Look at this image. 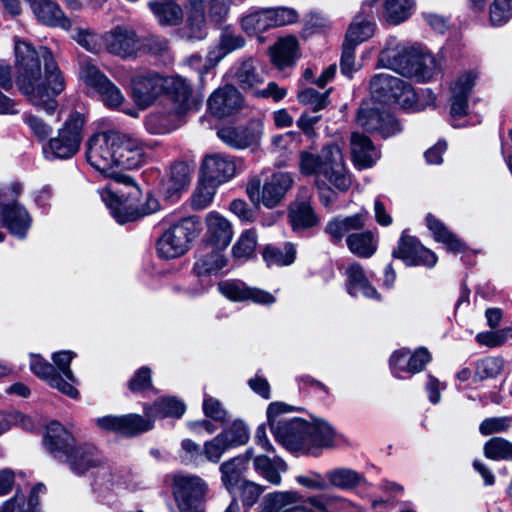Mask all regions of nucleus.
I'll use <instances>...</instances> for the list:
<instances>
[{"label": "nucleus", "mask_w": 512, "mask_h": 512, "mask_svg": "<svg viewBox=\"0 0 512 512\" xmlns=\"http://www.w3.org/2000/svg\"><path fill=\"white\" fill-rule=\"evenodd\" d=\"M298 100L301 104L308 106L316 113L329 104L328 92L319 93L313 88H307L298 93Z\"/></svg>", "instance_id": "0e129e2a"}, {"label": "nucleus", "mask_w": 512, "mask_h": 512, "mask_svg": "<svg viewBox=\"0 0 512 512\" xmlns=\"http://www.w3.org/2000/svg\"><path fill=\"white\" fill-rule=\"evenodd\" d=\"M329 483L340 489H352L356 487L362 476L355 470L349 468H336L326 473Z\"/></svg>", "instance_id": "5fc2aeb1"}, {"label": "nucleus", "mask_w": 512, "mask_h": 512, "mask_svg": "<svg viewBox=\"0 0 512 512\" xmlns=\"http://www.w3.org/2000/svg\"><path fill=\"white\" fill-rule=\"evenodd\" d=\"M289 218L294 230L310 228L318 223V218L307 201L294 203L290 208Z\"/></svg>", "instance_id": "49530a36"}, {"label": "nucleus", "mask_w": 512, "mask_h": 512, "mask_svg": "<svg viewBox=\"0 0 512 512\" xmlns=\"http://www.w3.org/2000/svg\"><path fill=\"white\" fill-rule=\"evenodd\" d=\"M504 368V360L501 357H486L476 364L475 377L479 380L494 378Z\"/></svg>", "instance_id": "e2e57ef3"}, {"label": "nucleus", "mask_w": 512, "mask_h": 512, "mask_svg": "<svg viewBox=\"0 0 512 512\" xmlns=\"http://www.w3.org/2000/svg\"><path fill=\"white\" fill-rule=\"evenodd\" d=\"M322 175L338 190L347 191L351 178L347 173L343 153L339 146L326 145L321 150Z\"/></svg>", "instance_id": "2eb2a0df"}, {"label": "nucleus", "mask_w": 512, "mask_h": 512, "mask_svg": "<svg viewBox=\"0 0 512 512\" xmlns=\"http://www.w3.org/2000/svg\"><path fill=\"white\" fill-rule=\"evenodd\" d=\"M188 5L196 9L206 11L209 10V15L215 21H221L229 12V0H188Z\"/></svg>", "instance_id": "bf43d9fd"}, {"label": "nucleus", "mask_w": 512, "mask_h": 512, "mask_svg": "<svg viewBox=\"0 0 512 512\" xmlns=\"http://www.w3.org/2000/svg\"><path fill=\"white\" fill-rule=\"evenodd\" d=\"M245 46V39L237 33L224 29L219 37L218 44L211 47L207 54L206 68L216 66L228 54Z\"/></svg>", "instance_id": "c85d7f7f"}, {"label": "nucleus", "mask_w": 512, "mask_h": 512, "mask_svg": "<svg viewBox=\"0 0 512 512\" xmlns=\"http://www.w3.org/2000/svg\"><path fill=\"white\" fill-rule=\"evenodd\" d=\"M288 405L281 402L270 403L267 418L276 440L289 450L308 448L309 422L286 415Z\"/></svg>", "instance_id": "39448f33"}, {"label": "nucleus", "mask_w": 512, "mask_h": 512, "mask_svg": "<svg viewBox=\"0 0 512 512\" xmlns=\"http://www.w3.org/2000/svg\"><path fill=\"white\" fill-rule=\"evenodd\" d=\"M230 448L244 445L249 440V431L241 420H235L227 429L220 433Z\"/></svg>", "instance_id": "680f3d73"}, {"label": "nucleus", "mask_w": 512, "mask_h": 512, "mask_svg": "<svg viewBox=\"0 0 512 512\" xmlns=\"http://www.w3.org/2000/svg\"><path fill=\"white\" fill-rule=\"evenodd\" d=\"M185 405L175 397L162 398L153 405L144 406V415L148 418L176 417L180 418L185 412Z\"/></svg>", "instance_id": "e433bc0d"}, {"label": "nucleus", "mask_w": 512, "mask_h": 512, "mask_svg": "<svg viewBox=\"0 0 512 512\" xmlns=\"http://www.w3.org/2000/svg\"><path fill=\"white\" fill-rule=\"evenodd\" d=\"M149 8L161 25H178L183 19L182 8L174 2H150Z\"/></svg>", "instance_id": "09e8293b"}, {"label": "nucleus", "mask_w": 512, "mask_h": 512, "mask_svg": "<svg viewBox=\"0 0 512 512\" xmlns=\"http://www.w3.org/2000/svg\"><path fill=\"white\" fill-rule=\"evenodd\" d=\"M431 360V355L425 348H419L414 353L406 348L395 351L390 357L393 374L401 378V373H419Z\"/></svg>", "instance_id": "5701e85b"}, {"label": "nucleus", "mask_w": 512, "mask_h": 512, "mask_svg": "<svg viewBox=\"0 0 512 512\" xmlns=\"http://www.w3.org/2000/svg\"><path fill=\"white\" fill-rule=\"evenodd\" d=\"M300 500L296 491H276L268 493L262 501V512H279L287 505H294Z\"/></svg>", "instance_id": "8fccbe9b"}, {"label": "nucleus", "mask_w": 512, "mask_h": 512, "mask_svg": "<svg viewBox=\"0 0 512 512\" xmlns=\"http://www.w3.org/2000/svg\"><path fill=\"white\" fill-rule=\"evenodd\" d=\"M414 6V0H384L383 17L386 22L398 25L412 15Z\"/></svg>", "instance_id": "4c0bfd02"}, {"label": "nucleus", "mask_w": 512, "mask_h": 512, "mask_svg": "<svg viewBox=\"0 0 512 512\" xmlns=\"http://www.w3.org/2000/svg\"><path fill=\"white\" fill-rule=\"evenodd\" d=\"M319 512H350L355 506L349 500L336 495H317L306 500Z\"/></svg>", "instance_id": "a19ab883"}, {"label": "nucleus", "mask_w": 512, "mask_h": 512, "mask_svg": "<svg viewBox=\"0 0 512 512\" xmlns=\"http://www.w3.org/2000/svg\"><path fill=\"white\" fill-rule=\"evenodd\" d=\"M236 84L244 91L256 94L258 86L265 81L258 62L253 57L240 59L231 69Z\"/></svg>", "instance_id": "b1692460"}, {"label": "nucleus", "mask_w": 512, "mask_h": 512, "mask_svg": "<svg viewBox=\"0 0 512 512\" xmlns=\"http://www.w3.org/2000/svg\"><path fill=\"white\" fill-rule=\"evenodd\" d=\"M253 468L264 480L279 486L282 482L281 473L287 471V464L278 456L270 458L266 455H258L253 459Z\"/></svg>", "instance_id": "72a5a7b5"}, {"label": "nucleus", "mask_w": 512, "mask_h": 512, "mask_svg": "<svg viewBox=\"0 0 512 512\" xmlns=\"http://www.w3.org/2000/svg\"><path fill=\"white\" fill-rule=\"evenodd\" d=\"M200 173L204 182L216 186L235 176L236 164L230 156L221 153L207 154L202 160Z\"/></svg>", "instance_id": "dca6fc26"}, {"label": "nucleus", "mask_w": 512, "mask_h": 512, "mask_svg": "<svg viewBox=\"0 0 512 512\" xmlns=\"http://www.w3.org/2000/svg\"><path fill=\"white\" fill-rule=\"evenodd\" d=\"M263 258L268 266H288L295 261L296 248L289 242L283 248L267 246L263 251Z\"/></svg>", "instance_id": "3c124183"}, {"label": "nucleus", "mask_w": 512, "mask_h": 512, "mask_svg": "<svg viewBox=\"0 0 512 512\" xmlns=\"http://www.w3.org/2000/svg\"><path fill=\"white\" fill-rule=\"evenodd\" d=\"M83 125L84 117L78 112L72 113L58 130L57 136L49 139L45 153L60 159L72 157L79 150Z\"/></svg>", "instance_id": "9d476101"}, {"label": "nucleus", "mask_w": 512, "mask_h": 512, "mask_svg": "<svg viewBox=\"0 0 512 512\" xmlns=\"http://www.w3.org/2000/svg\"><path fill=\"white\" fill-rule=\"evenodd\" d=\"M98 426L126 436H136L151 430L154 426V420L133 413L122 416L109 415L98 418Z\"/></svg>", "instance_id": "a211bd4d"}, {"label": "nucleus", "mask_w": 512, "mask_h": 512, "mask_svg": "<svg viewBox=\"0 0 512 512\" xmlns=\"http://www.w3.org/2000/svg\"><path fill=\"white\" fill-rule=\"evenodd\" d=\"M207 248L223 251L233 239V227L228 219L217 212H210L205 219Z\"/></svg>", "instance_id": "412c9836"}, {"label": "nucleus", "mask_w": 512, "mask_h": 512, "mask_svg": "<svg viewBox=\"0 0 512 512\" xmlns=\"http://www.w3.org/2000/svg\"><path fill=\"white\" fill-rule=\"evenodd\" d=\"M74 357L73 352L71 351H60L56 352L52 355L53 366L56 369V373H60L62 377V383L68 384L71 387L75 388L77 384V380L70 369V363Z\"/></svg>", "instance_id": "4d7b16f0"}, {"label": "nucleus", "mask_w": 512, "mask_h": 512, "mask_svg": "<svg viewBox=\"0 0 512 512\" xmlns=\"http://www.w3.org/2000/svg\"><path fill=\"white\" fill-rule=\"evenodd\" d=\"M21 192L22 185L16 182L0 191V222L11 235L24 239L32 218L27 209L15 200Z\"/></svg>", "instance_id": "6e6552de"}, {"label": "nucleus", "mask_w": 512, "mask_h": 512, "mask_svg": "<svg viewBox=\"0 0 512 512\" xmlns=\"http://www.w3.org/2000/svg\"><path fill=\"white\" fill-rule=\"evenodd\" d=\"M374 31L375 23L373 20L363 15H356L346 32L344 42L358 46L360 43L371 38Z\"/></svg>", "instance_id": "79ce46f5"}, {"label": "nucleus", "mask_w": 512, "mask_h": 512, "mask_svg": "<svg viewBox=\"0 0 512 512\" xmlns=\"http://www.w3.org/2000/svg\"><path fill=\"white\" fill-rule=\"evenodd\" d=\"M399 78L389 73H379L372 77L370 81V91L372 97L382 103L389 104V98L392 97V90L397 89Z\"/></svg>", "instance_id": "58836bf2"}, {"label": "nucleus", "mask_w": 512, "mask_h": 512, "mask_svg": "<svg viewBox=\"0 0 512 512\" xmlns=\"http://www.w3.org/2000/svg\"><path fill=\"white\" fill-rule=\"evenodd\" d=\"M98 95L100 96L104 105L111 109L119 107L124 101V96L120 89L105 75L100 74L99 72Z\"/></svg>", "instance_id": "864d4df0"}, {"label": "nucleus", "mask_w": 512, "mask_h": 512, "mask_svg": "<svg viewBox=\"0 0 512 512\" xmlns=\"http://www.w3.org/2000/svg\"><path fill=\"white\" fill-rule=\"evenodd\" d=\"M484 454L493 460L510 459L512 458V444L502 438H493L485 444Z\"/></svg>", "instance_id": "69168bd1"}, {"label": "nucleus", "mask_w": 512, "mask_h": 512, "mask_svg": "<svg viewBox=\"0 0 512 512\" xmlns=\"http://www.w3.org/2000/svg\"><path fill=\"white\" fill-rule=\"evenodd\" d=\"M397 89L392 90V97L389 98V104H397L401 108L410 111H418L423 108L417 101V94L413 87L406 81L399 78Z\"/></svg>", "instance_id": "a18cd8bd"}, {"label": "nucleus", "mask_w": 512, "mask_h": 512, "mask_svg": "<svg viewBox=\"0 0 512 512\" xmlns=\"http://www.w3.org/2000/svg\"><path fill=\"white\" fill-rule=\"evenodd\" d=\"M199 233V222L195 217L183 218L171 225L157 242V253L161 258L174 259L185 254Z\"/></svg>", "instance_id": "1a4fd4ad"}, {"label": "nucleus", "mask_w": 512, "mask_h": 512, "mask_svg": "<svg viewBox=\"0 0 512 512\" xmlns=\"http://www.w3.org/2000/svg\"><path fill=\"white\" fill-rule=\"evenodd\" d=\"M217 135L224 144L236 150L258 146L263 136V121L253 118L244 126H225L217 131Z\"/></svg>", "instance_id": "f8f14e48"}, {"label": "nucleus", "mask_w": 512, "mask_h": 512, "mask_svg": "<svg viewBox=\"0 0 512 512\" xmlns=\"http://www.w3.org/2000/svg\"><path fill=\"white\" fill-rule=\"evenodd\" d=\"M72 473L82 476L96 464L95 447L93 443L76 442L67 455L62 459Z\"/></svg>", "instance_id": "bb28decb"}, {"label": "nucleus", "mask_w": 512, "mask_h": 512, "mask_svg": "<svg viewBox=\"0 0 512 512\" xmlns=\"http://www.w3.org/2000/svg\"><path fill=\"white\" fill-rule=\"evenodd\" d=\"M270 28L289 25L296 22L298 14L294 9L279 7V8H267Z\"/></svg>", "instance_id": "774afa93"}, {"label": "nucleus", "mask_w": 512, "mask_h": 512, "mask_svg": "<svg viewBox=\"0 0 512 512\" xmlns=\"http://www.w3.org/2000/svg\"><path fill=\"white\" fill-rule=\"evenodd\" d=\"M14 53L20 90L38 110L53 114L58 107L57 97L66 84L52 52L45 46L35 48L16 37Z\"/></svg>", "instance_id": "f257e3e1"}, {"label": "nucleus", "mask_w": 512, "mask_h": 512, "mask_svg": "<svg viewBox=\"0 0 512 512\" xmlns=\"http://www.w3.org/2000/svg\"><path fill=\"white\" fill-rule=\"evenodd\" d=\"M426 223L434 240L442 243L447 251L461 253L466 250V244L439 219L429 214Z\"/></svg>", "instance_id": "2f4dec72"}, {"label": "nucleus", "mask_w": 512, "mask_h": 512, "mask_svg": "<svg viewBox=\"0 0 512 512\" xmlns=\"http://www.w3.org/2000/svg\"><path fill=\"white\" fill-rule=\"evenodd\" d=\"M75 443L73 435L61 423L53 421L47 426L44 446L59 461H62Z\"/></svg>", "instance_id": "393cba45"}, {"label": "nucleus", "mask_w": 512, "mask_h": 512, "mask_svg": "<svg viewBox=\"0 0 512 512\" xmlns=\"http://www.w3.org/2000/svg\"><path fill=\"white\" fill-rule=\"evenodd\" d=\"M252 455V449H248L244 455L234 457L221 464V481L228 490L235 487L242 474L247 470L248 461Z\"/></svg>", "instance_id": "f704fd0d"}, {"label": "nucleus", "mask_w": 512, "mask_h": 512, "mask_svg": "<svg viewBox=\"0 0 512 512\" xmlns=\"http://www.w3.org/2000/svg\"><path fill=\"white\" fill-rule=\"evenodd\" d=\"M130 95L140 109L154 105L161 96L167 95L174 104L175 113L182 115L188 108L191 87L182 77L140 70L130 77Z\"/></svg>", "instance_id": "7ed1b4c3"}, {"label": "nucleus", "mask_w": 512, "mask_h": 512, "mask_svg": "<svg viewBox=\"0 0 512 512\" xmlns=\"http://www.w3.org/2000/svg\"><path fill=\"white\" fill-rule=\"evenodd\" d=\"M130 186L132 187V191L127 197H124V195L119 196L118 192L114 191L112 187H108L101 193V198L105 206L110 211L113 218L120 224L135 221L159 209L158 200L150 193L145 195L143 202L135 204L133 200H138L141 191L134 182L133 185Z\"/></svg>", "instance_id": "423d86ee"}, {"label": "nucleus", "mask_w": 512, "mask_h": 512, "mask_svg": "<svg viewBox=\"0 0 512 512\" xmlns=\"http://www.w3.org/2000/svg\"><path fill=\"white\" fill-rule=\"evenodd\" d=\"M392 255L403 260L409 266L433 267L437 262V256L433 251L422 246L416 238L405 234L401 236L398 247Z\"/></svg>", "instance_id": "aec40b11"}, {"label": "nucleus", "mask_w": 512, "mask_h": 512, "mask_svg": "<svg viewBox=\"0 0 512 512\" xmlns=\"http://www.w3.org/2000/svg\"><path fill=\"white\" fill-rule=\"evenodd\" d=\"M257 245V234L254 230H246L236 241L232 248L235 259L245 261L252 257Z\"/></svg>", "instance_id": "13d9d810"}, {"label": "nucleus", "mask_w": 512, "mask_h": 512, "mask_svg": "<svg viewBox=\"0 0 512 512\" xmlns=\"http://www.w3.org/2000/svg\"><path fill=\"white\" fill-rule=\"evenodd\" d=\"M172 489L180 512H204L207 485L199 476L175 475Z\"/></svg>", "instance_id": "9b49d317"}, {"label": "nucleus", "mask_w": 512, "mask_h": 512, "mask_svg": "<svg viewBox=\"0 0 512 512\" xmlns=\"http://www.w3.org/2000/svg\"><path fill=\"white\" fill-rule=\"evenodd\" d=\"M350 146L353 162L360 169L373 166L380 158V154L370 138L363 134L353 132L351 134Z\"/></svg>", "instance_id": "cd10ccee"}, {"label": "nucleus", "mask_w": 512, "mask_h": 512, "mask_svg": "<svg viewBox=\"0 0 512 512\" xmlns=\"http://www.w3.org/2000/svg\"><path fill=\"white\" fill-rule=\"evenodd\" d=\"M294 179L288 172H274L262 183L257 176L251 178L246 186V193L255 205L266 208L277 207L292 188Z\"/></svg>", "instance_id": "0eeeda50"}, {"label": "nucleus", "mask_w": 512, "mask_h": 512, "mask_svg": "<svg viewBox=\"0 0 512 512\" xmlns=\"http://www.w3.org/2000/svg\"><path fill=\"white\" fill-rule=\"evenodd\" d=\"M191 171L189 166L184 162H177L170 168L168 176V193L173 196L184 190L190 183Z\"/></svg>", "instance_id": "603ef678"}, {"label": "nucleus", "mask_w": 512, "mask_h": 512, "mask_svg": "<svg viewBox=\"0 0 512 512\" xmlns=\"http://www.w3.org/2000/svg\"><path fill=\"white\" fill-rule=\"evenodd\" d=\"M368 212H360L347 217H335L330 220L325 228L334 243H339L351 230H359L364 227Z\"/></svg>", "instance_id": "473e14b6"}, {"label": "nucleus", "mask_w": 512, "mask_h": 512, "mask_svg": "<svg viewBox=\"0 0 512 512\" xmlns=\"http://www.w3.org/2000/svg\"><path fill=\"white\" fill-rule=\"evenodd\" d=\"M347 276V291L353 296L357 297L363 295L366 298L380 300V295L377 290L370 284L364 269L358 263H353L348 266L346 270Z\"/></svg>", "instance_id": "7c9ffc66"}, {"label": "nucleus", "mask_w": 512, "mask_h": 512, "mask_svg": "<svg viewBox=\"0 0 512 512\" xmlns=\"http://www.w3.org/2000/svg\"><path fill=\"white\" fill-rule=\"evenodd\" d=\"M308 448L311 447H331L334 443L335 432L333 428L325 421L318 420L309 423Z\"/></svg>", "instance_id": "de8ad7c7"}, {"label": "nucleus", "mask_w": 512, "mask_h": 512, "mask_svg": "<svg viewBox=\"0 0 512 512\" xmlns=\"http://www.w3.org/2000/svg\"><path fill=\"white\" fill-rule=\"evenodd\" d=\"M357 123L369 132H378L383 137H391L401 131L396 119L387 112H381L374 103L365 102L357 113Z\"/></svg>", "instance_id": "4468645a"}, {"label": "nucleus", "mask_w": 512, "mask_h": 512, "mask_svg": "<svg viewBox=\"0 0 512 512\" xmlns=\"http://www.w3.org/2000/svg\"><path fill=\"white\" fill-rule=\"evenodd\" d=\"M184 34L192 41H199L207 36L206 11L188 5Z\"/></svg>", "instance_id": "c03bdc74"}, {"label": "nucleus", "mask_w": 512, "mask_h": 512, "mask_svg": "<svg viewBox=\"0 0 512 512\" xmlns=\"http://www.w3.org/2000/svg\"><path fill=\"white\" fill-rule=\"evenodd\" d=\"M144 162L141 143L116 131L98 132V172L124 185L133 179L121 173L123 169L138 168Z\"/></svg>", "instance_id": "f03ea898"}, {"label": "nucleus", "mask_w": 512, "mask_h": 512, "mask_svg": "<svg viewBox=\"0 0 512 512\" xmlns=\"http://www.w3.org/2000/svg\"><path fill=\"white\" fill-rule=\"evenodd\" d=\"M207 104L212 115L225 118L238 113L244 106V99L234 85L227 84L216 89Z\"/></svg>", "instance_id": "6ab92c4d"}, {"label": "nucleus", "mask_w": 512, "mask_h": 512, "mask_svg": "<svg viewBox=\"0 0 512 512\" xmlns=\"http://www.w3.org/2000/svg\"><path fill=\"white\" fill-rule=\"evenodd\" d=\"M230 446L224 440V436L218 434L212 440L204 444V457L212 463H218Z\"/></svg>", "instance_id": "338daca9"}, {"label": "nucleus", "mask_w": 512, "mask_h": 512, "mask_svg": "<svg viewBox=\"0 0 512 512\" xmlns=\"http://www.w3.org/2000/svg\"><path fill=\"white\" fill-rule=\"evenodd\" d=\"M477 74L474 72H465L460 75L452 86V98L450 114L452 117V125L454 127H460L463 124L457 123L467 115V99L475 85Z\"/></svg>", "instance_id": "4be33fe9"}, {"label": "nucleus", "mask_w": 512, "mask_h": 512, "mask_svg": "<svg viewBox=\"0 0 512 512\" xmlns=\"http://www.w3.org/2000/svg\"><path fill=\"white\" fill-rule=\"evenodd\" d=\"M102 45L108 53L121 58L135 57L141 52L140 37L128 26L117 25L105 32Z\"/></svg>", "instance_id": "ddd939ff"}, {"label": "nucleus", "mask_w": 512, "mask_h": 512, "mask_svg": "<svg viewBox=\"0 0 512 512\" xmlns=\"http://www.w3.org/2000/svg\"><path fill=\"white\" fill-rule=\"evenodd\" d=\"M346 243L350 251L358 257L369 258L376 249V241L371 231L349 234Z\"/></svg>", "instance_id": "37998d69"}, {"label": "nucleus", "mask_w": 512, "mask_h": 512, "mask_svg": "<svg viewBox=\"0 0 512 512\" xmlns=\"http://www.w3.org/2000/svg\"><path fill=\"white\" fill-rule=\"evenodd\" d=\"M512 17V0H493L489 6V21L494 27L504 25Z\"/></svg>", "instance_id": "052dcab7"}, {"label": "nucleus", "mask_w": 512, "mask_h": 512, "mask_svg": "<svg viewBox=\"0 0 512 512\" xmlns=\"http://www.w3.org/2000/svg\"><path fill=\"white\" fill-rule=\"evenodd\" d=\"M30 368L38 377L44 379L51 387L71 398H76L78 396L77 389L69 386L67 383L63 384L61 374L56 373L55 367L42 358L38 356L32 357Z\"/></svg>", "instance_id": "c756f323"}, {"label": "nucleus", "mask_w": 512, "mask_h": 512, "mask_svg": "<svg viewBox=\"0 0 512 512\" xmlns=\"http://www.w3.org/2000/svg\"><path fill=\"white\" fill-rule=\"evenodd\" d=\"M267 9H261L242 17L241 27L248 35H255L270 28Z\"/></svg>", "instance_id": "6e6d98bb"}, {"label": "nucleus", "mask_w": 512, "mask_h": 512, "mask_svg": "<svg viewBox=\"0 0 512 512\" xmlns=\"http://www.w3.org/2000/svg\"><path fill=\"white\" fill-rule=\"evenodd\" d=\"M36 19L49 27H59L69 30L72 23L60 6L52 0H27Z\"/></svg>", "instance_id": "a878e982"}, {"label": "nucleus", "mask_w": 512, "mask_h": 512, "mask_svg": "<svg viewBox=\"0 0 512 512\" xmlns=\"http://www.w3.org/2000/svg\"><path fill=\"white\" fill-rule=\"evenodd\" d=\"M219 292L234 302L252 301L255 304L272 305L276 298L263 289L250 287L239 280H225L218 284Z\"/></svg>", "instance_id": "f3484780"}, {"label": "nucleus", "mask_w": 512, "mask_h": 512, "mask_svg": "<svg viewBox=\"0 0 512 512\" xmlns=\"http://www.w3.org/2000/svg\"><path fill=\"white\" fill-rule=\"evenodd\" d=\"M222 251L205 247L194 265V271L198 276L216 273L226 266V259Z\"/></svg>", "instance_id": "ea45409f"}, {"label": "nucleus", "mask_w": 512, "mask_h": 512, "mask_svg": "<svg viewBox=\"0 0 512 512\" xmlns=\"http://www.w3.org/2000/svg\"><path fill=\"white\" fill-rule=\"evenodd\" d=\"M298 56V41L294 36L279 39L271 48L272 62L278 68L292 65Z\"/></svg>", "instance_id": "c9c22d12"}, {"label": "nucleus", "mask_w": 512, "mask_h": 512, "mask_svg": "<svg viewBox=\"0 0 512 512\" xmlns=\"http://www.w3.org/2000/svg\"><path fill=\"white\" fill-rule=\"evenodd\" d=\"M379 62L403 76L419 81L430 80L438 71L435 57L414 47H407L391 41L379 54Z\"/></svg>", "instance_id": "20e7f679"}]
</instances>
